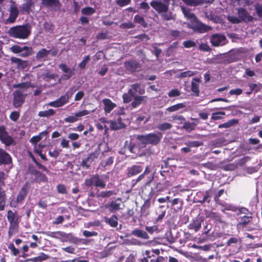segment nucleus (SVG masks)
Returning <instances> with one entry per match:
<instances>
[{
  "mask_svg": "<svg viewBox=\"0 0 262 262\" xmlns=\"http://www.w3.org/2000/svg\"><path fill=\"white\" fill-rule=\"evenodd\" d=\"M69 99L68 95H64L61 96L56 101L51 102L49 103V105L51 106L58 107L62 106L66 103H67Z\"/></svg>",
  "mask_w": 262,
  "mask_h": 262,
  "instance_id": "16",
  "label": "nucleus"
},
{
  "mask_svg": "<svg viewBox=\"0 0 262 262\" xmlns=\"http://www.w3.org/2000/svg\"><path fill=\"white\" fill-rule=\"evenodd\" d=\"M32 25L26 23L23 25L12 27L8 30L9 35L13 38L25 39L29 37L31 33Z\"/></svg>",
  "mask_w": 262,
  "mask_h": 262,
  "instance_id": "1",
  "label": "nucleus"
},
{
  "mask_svg": "<svg viewBox=\"0 0 262 262\" xmlns=\"http://www.w3.org/2000/svg\"><path fill=\"white\" fill-rule=\"evenodd\" d=\"M0 140L6 146H9L14 142L13 139L8 135L4 126H0Z\"/></svg>",
  "mask_w": 262,
  "mask_h": 262,
  "instance_id": "9",
  "label": "nucleus"
},
{
  "mask_svg": "<svg viewBox=\"0 0 262 262\" xmlns=\"http://www.w3.org/2000/svg\"><path fill=\"white\" fill-rule=\"evenodd\" d=\"M94 186L96 187L104 188L105 187V182L100 178L98 174L95 175Z\"/></svg>",
  "mask_w": 262,
  "mask_h": 262,
  "instance_id": "32",
  "label": "nucleus"
},
{
  "mask_svg": "<svg viewBox=\"0 0 262 262\" xmlns=\"http://www.w3.org/2000/svg\"><path fill=\"white\" fill-rule=\"evenodd\" d=\"M238 122V120L236 119H233L229 120L228 122L219 125V128H229L231 127Z\"/></svg>",
  "mask_w": 262,
  "mask_h": 262,
  "instance_id": "33",
  "label": "nucleus"
},
{
  "mask_svg": "<svg viewBox=\"0 0 262 262\" xmlns=\"http://www.w3.org/2000/svg\"><path fill=\"white\" fill-rule=\"evenodd\" d=\"M252 219V216L251 215H245L241 218V222L239 223V225L246 226L250 222Z\"/></svg>",
  "mask_w": 262,
  "mask_h": 262,
  "instance_id": "42",
  "label": "nucleus"
},
{
  "mask_svg": "<svg viewBox=\"0 0 262 262\" xmlns=\"http://www.w3.org/2000/svg\"><path fill=\"white\" fill-rule=\"evenodd\" d=\"M30 173L35 176V180L37 182L46 181L47 180L46 176L36 169L30 170Z\"/></svg>",
  "mask_w": 262,
  "mask_h": 262,
  "instance_id": "23",
  "label": "nucleus"
},
{
  "mask_svg": "<svg viewBox=\"0 0 262 262\" xmlns=\"http://www.w3.org/2000/svg\"><path fill=\"white\" fill-rule=\"evenodd\" d=\"M208 217L214 220L215 221L219 222L220 223H225V222L223 221L220 215L216 212H210L209 213L208 215Z\"/></svg>",
  "mask_w": 262,
  "mask_h": 262,
  "instance_id": "36",
  "label": "nucleus"
},
{
  "mask_svg": "<svg viewBox=\"0 0 262 262\" xmlns=\"http://www.w3.org/2000/svg\"><path fill=\"white\" fill-rule=\"evenodd\" d=\"M210 42L212 46L219 47L225 45L227 42V39L224 35L215 33L211 36Z\"/></svg>",
  "mask_w": 262,
  "mask_h": 262,
  "instance_id": "8",
  "label": "nucleus"
},
{
  "mask_svg": "<svg viewBox=\"0 0 262 262\" xmlns=\"http://www.w3.org/2000/svg\"><path fill=\"white\" fill-rule=\"evenodd\" d=\"M254 7L258 16L262 18V4H256Z\"/></svg>",
  "mask_w": 262,
  "mask_h": 262,
  "instance_id": "53",
  "label": "nucleus"
},
{
  "mask_svg": "<svg viewBox=\"0 0 262 262\" xmlns=\"http://www.w3.org/2000/svg\"><path fill=\"white\" fill-rule=\"evenodd\" d=\"M11 162L10 156L5 150L0 148V165L8 164Z\"/></svg>",
  "mask_w": 262,
  "mask_h": 262,
  "instance_id": "17",
  "label": "nucleus"
},
{
  "mask_svg": "<svg viewBox=\"0 0 262 262\" xmlns=\"http://www.w3.org/2000/svg\"><path fill=\"white\" fill-rule=\"evenodd\" d=\"M48 258H49L48 255H46L43 253H41L38 256L33 258L32 260L34 261H35V262L41 261L42 260H46Z\"/></svg>",
  "mask_w": 262,
  "mask_h": 262,
  "instance_id": "52",
  "label": "nucleus"
},
{
  "mask_svg": "<svg viewBox=\"0 0 262 262\" xmlns=\"http://www.w3.org/2000/svg\"><path fill=\"white\" fill-rule=\"evenodd\" d=\"M183 45L185 48H189L196 46V43L192 40H187L183 42Z\"/></svg>",
  "mask_w": 262,
  "mask_h": 262,
  "instance_id": "62",
  "label": "nucleus"
},
{
  "mask_svg": "<svg viewBox=\"0 0 262 262\" xmlns=\"http://www.w3.org/2000/svg\"><path fill=\"white\" fill-rule=\"evenodd\" d=\"M30 87H33L31 85V83L29 82H23L17 84H14L13 85V88L15 89H18V90H21L23 91L24 93L25 91L26 90Z\"/></svg>",
  "mask_w": 262,
  "mask_h": 262,
  "instance_id": "30",
  "label": "nucleus"
},
{
  "mask_svg": "<svg viewBox=\"0 0 262 262\" xmlns=\"http://www.w3.org/2000/svg\"><path fill=\"white\" fill-rule=\"evenodd\" d=\"M191 90L193 93H195L197 96L199 95V85L196 83H195L193 81H192V82H191Z\"/></svg>",
  "mask_w": 262,
  "mask_h": 262,
  "instance_id": "59",
  "label": "nucleus"
},
{
  "mask_svg": "<svg viewBox=\"0 0 262 262\" xmlns=\"http://www.w3.org/2000/svg\"><path fill=\"white\" fill-rule=\"evenodd\" d=\"M59 67L60 69L62 70V71L64 73H68V72H72V71H73L72 69L69 68L66 64H60L59 65Z\"/></svg>",
  "mask_w": 262,
  "mask_h": 262,
  "instance_id": "63",
  "label": "nucleus"
},
{
  "mask_svg": "<svg viewBox=\"0 0 262 262\" xmlns=\"http://www.w3.org/2000/svg\"><path fill=\"white\" fill-rule=\"evenodd\" d=\"M150 206V202L149 198H148L145 201L144 204L141 208V216H147L149 213V208Z\"/></svg>",
  "mask_w": 262,
  "mask_h": 262,
  "instance_id": "24",
  "label": "nucleus"
},
{
  "mask_svg": "<svg viewBox=\"0 0 262 262\" xmlns=\"http://www.w3.org/2000/svg\"><path fill=\"white\" fill-rule=\"evenodd\" d=\"M110 123V127L113 130H118L125 127V125L122 123H119V124H118L116 121H112Z\"/></svg>",
  "mask_w": 262,
  "mask_h": 262,
  "instance_id": "41",
  "label": "nucleus"
},
{
  "mask_svg": "<svg viewBox=\"0 0 262 262\" xmlns=\"http://www.w3.org/2000/svg\"><path fill=\"white\" fill-rule=\"evenodd\" d=\"M116 194V193L114 190H108L105 191H101L96 194V197L99 199L100 198H109L112 195Z\"/></svg>",
  "mask_w": 262,
  "mask_h": 262,
  "instance_id": "31",
  "label": "nucleus"
},
{
  "mask_svg": "<svg viewBox=\"0 0 262 262\" xmlns=\"http://www.w3.org/2000/svg\"><path fill=\"white\" fill-rule=\"evenodd\" d=\"M124 66L125 69L131 73L140 72L142 68V64L135 59L125 61Z\"/></svg>",
  "mask_w": 262,
  "mask_h": 262,
  "instance_id": "6",
  "label": "nucleus"
},
{
  "mask_svg": "<svg viewBox=\"0 0 262 262\" xmlns=\"http://www.w3.org/2000/svg\"><path fill=\"white\" fill-rule=\"evenodd\" d=\"M131 0H116V4L120 7H123L129 4Z\"/></svg>",
  "mask_w": 262,
  "mask_h": 262,
  "instance_id": "61",
  "label": "nucleus"
},
{
  "mask_svg": "<svg viewBox=\"0 0 262 262\" xmlns=\"http://www.w3.org/2000/svg\"><path fill=\"white\" fill-rule=\"evenodd\" d=\"M162 137V134L160 132H158L157 133L137 135L136 139L142 144H144V146L147 144L156 145L161 142Z\"/></svg>",
  "mask_w": 262,
  "mask_h": 262,
  "instance_id": "2",
  "label": "nucleus"
},
{
  "mask_svg": "<svg viewBox=\"0 0 262 262\" xmlns=\"http://www.w3.org/2000/svg\"><path fill=\"white\" fill-rule=\"evenodd\" d=\"M150 4L159 13L166 12L168 9V5L163 4L161 2L152 1Z\"/></svg>",
  "mask_w": 262,
  "mask_h": 262,
  "instance_id": "12",
  "label": "nucleus"
},
{
  "mask_svg": "<svg viewBox=\"0 0 262 262\" xmlns=\"http://www.w3.org/2000/svg\"><path fill=\"white\" fill-rule=\"evenodd\" d=\"M90 55L86 56L84 59L79 63V67L81 69H84L87 62L90 60Z\"/></svg>",
  "mask_w": 262,
  "mask_h": 262,
  "instance_id": "58",
  "label": "nucleus"
},
{
  "mask_svg": "<svg viewBox=\"0 0 262 262\" xmlns=\"http://www.w3.org/2000/svg\"><path fill=\"white\" fill-rule=\"evenodd\" d=\"M27 94L23 93L21 90H17L13 93V105L14 107H20L24 103Z\"/></svg>",
  "mask_w": 262,
  "mask_h": 262,
  "instance_id": "5",
  "label": "nucleus"
},
{
  "mask_svg": "<svg viewBox=\"0 0 262 262\" xmlns=\"http://www.w3.org/2000/svg\"><path fill=\"white\" fill-rule=\"evenodd\" d=\"M7 219L10 223L8 234L10 236L17 230L18 225L19 216L16 212L9 210L7 212Z\"/></svg>",
  "mask_w": 262,
  "mask_h": 262,
  "instance_id": "3",
  "label": "nucleus"
},
{
  "mask_svg": "<svg viewBox=\"0 0 262 262\" xmlns=\"http://www.w3.org/2000/svg\"><path fill=\"white\" fill-rule=\"evenodd\" d=\"M106 222L112 227H116L118 225V218L116 216L113 215L110 219H107Z\"/></svg>",
  "mask_w": 262,
  "mask_h": 262,
  "instance_id": "45",
  "label": "nucleus"
},
{
  "mask_svg": "<svg viewBox=\"0 0 262 262\" xmlns=\"http://www.w3.org/2000/svg\"><path fill=\"white\" fill-rule=\"evenodd\" d=\"M10 50L15 54H19V55L23 58L30 56L34 53L31 47L26 46L13 45L10 48Z\"/></svg>",
  "mask_w": 262,
  "mask_h": 262,
  "instance_id": "4",
  "label": "nucleus"
},
{
  "mask_svg": "<svg viewBox=\"0 0 262 262\" xmlns=\"http://www.w3.org/2000/svg\"><path fill=\"white\" fill-rule=\"evenodd\" d=\"M221 205L222 207V211L223 212H225L226 210L235 212L237 210L236 207L232 205L221 204Z\"/></svg>",
  "mask_w": 262,
  "mask_h": 262,
  "instance_id": "37",
  "label": "nucleus"
},
{
  "mask_svg": "<svg viewBox=\"0 0 262 262\" xmlns=\"http://www.w3.org/2000/svg\"><path fill=\"white\" fill-rule=\"evenodd\" d=\"M11 5L9 8V16L7 19L5 20V24L14 23L19 14L18 9L14 1L11 2Z\"/></svg>",
  "mask_w": 262,
  "mask_h": 262,
  "instance_id": "7",
  "label": "nucleus"
},
{
  "mask_svg": "<svg viewBox=\"0 0 262 262\" xmlns=\"http://www.w3.org/2000/svg\"><path fill=\"white\" fill-rule=\"evenodd\" d=\"M143 170V168L140 165H133V166L129 167L127 170V176L129 177L136 175L140 173Z\"/></svg>",
  "mask_w": 262,
  "mask_h": 262,
  "instance_id": "22",
  "label": "nucleus"
},
{
  "mask_svg": "<svg viewBox=\"0 0 262 262\" xmlns=\"http://www.w3.org/2000/svg\"><path fill=\"white\" fill-rule=\"evenodd\" d=\"M196 195L198 196L203 195V199L202 200L197 201L198 202L203 204L206 202L208 203H209L211 201L210 198L212 196V192L210 190H207L204 192L200 191L197 193Z\"/></svg>",
  "mask_w": 262,
  "mask_h": 262,
  "instance_id": "18",
  "label": "nucleus"
},
{
  "mask_svg": "<svg viewBox=\"0 0 262 262\" xmlns=\"http://www.w3.org/2000/svg\"><path fill=\"white\" fill-rule=\"evenodd\" d=\"M55 111L53 109H49L47 111H40L38 113V116L40 117H49L54 115Z\"/></svg>",
  "mask_w": 262,
  "mask_h": 262,
  "instance_id": "38",
  "label": "nucleus"
},
{
  "mask_svg": "<svg viewBox=\"0 0 262 262\" xmlns=\"http://www.w3.org/2000/svg\"><path fill=\"white\" fill-rule=\"evenodd\" d=\"M197 74V72L187 71L180 73L179 77L184 78L186 77H190Z\"/></svg>",
  "mask_w": 262,
  "mask_h": 262,
  "instance_id": "51",
  "label": "nucleus"
},
{
  "mask_svg": "<svg viewBox=\"0 0 262 262\" xmlns=\"http://www.w3.org/2000/svg\"><path fill=\"white\" fill-rule=\"evenodd\" d=\"M132 89L140 95L144 94L145 90L141 89L139 84H134L131 85Z\"/></svg>",
  "mask_w": 262,
  "mask_h": 262,
  "instance_id": "48",
  "label": "nucleus"
},
{
  "mask_svg": "<svg viewBox=\"0 0 262 262\" xmlns=\"http://www.w3.org/2000/svg\"><path fill=\"white\" fill-rule=\"evenodd\" d=\"M41 76L43 80H44L46 81L49 82L50 80V79H53L57 77V75L55 74L51 73V72L48 71L45 73H43Z\"/></svg>",
  "mask_w": 262,
  "mask_h": 262,
  "instance_id": "35",
  "label": "nucleus"
},
{
  "mask_svg": "<svg viewBox=\"0 0 262 262\" xmlns=\"http://www.w3.org/2000/svg\"><path fill=\"white\" fill-rule=\"evenodd\" d=\"M161 17L164 20H169L173 19L172 13L171 12H165L161 14Z\"/></svg>",
  "mask_w": 262,
  "mask_h": 262,
  "instance_id": "55",
  "label": "nucleus"
},
{
  "mask_svg": "<svg viewBox=\"0 0 262 262\" xmlns=\"http://www.w3.org/2000/svg\"><path fill=\"white\" fill-rule=\"evenodd\" d=\"M27 194V190L26 186H24L21 188L20 191L19 192V193L17 196V202H22Z\"/></svg>",
  "mask_w": 262,
  "mask_h": 262,
  "instance_id": "34",
  "label": "nucleus"
},
{
  "mask_svg": "<svg viewBox=\"0 0 262 262\" xmlns=\"http://www.w3.org/2000/svg\"><path fill=\"white\" fill-rule=\"evenodd\" d=\"M45 30L50 33H53L54 26L50 23L45 22L43 25Z\"/></svg>",
  "mask_w": 262,
  "mask_h": 262,
  "instance_id": "49",
  "label": "nucleus"
},
{
  "mask_svg": "<svg viewBox=\"0 0 262 262\" xmlns=\"http://www.w3.org/2000/svg\"><path fill=\"white\" fill-rule=\"evenodd\" d=\"M148 97L146 96L138 95L134 98V101L132 102L131 106L133 108H136L142 103H146Z\"/></svg>",
  "mask_w": 262,
  "mask_h": 262,
  "instance_id": "20",
  "label": "nucleus"
},
{
  "mask_svg": "<svg viewBox=\"0 0 262 262\" xmlns=\"http://www.w3.org/2000/svg\"><path fill=\"white\" fill-rule=\"evenodd\" d=\"M126 243L129 245H141V243L136 238H132L130 239H127Z\"/></svg>",
  "mask_w": 262,
  "mask_h": 262,
  "instance_id": "60",
  "label": "nucleus"
},
{
  "mask_svg": "<svg viewBox=\"0 0 262 262\" xmlns=\"http://www.w3.org/2000/svg\"><path fill=\"white\" fill-rule=\"evenodd\" d=\"M187 145L190 147H199L203 144V143L198 141H188L186 143Z\"/></svg>",
  "mask_w": 262,
  "mask_h": 262,
  "instance_id": "54",
  "label": "nucleus"
},
{
  "mask_svg": "<svg viewBox=\"0 0 262 262\" xmlns=\"http://www.w3.org/2000/svg\"><path fill=\"white\" fill-rule=\"evenodd\" d=\"M227 19L229 21H230L233 24H238V23H241V20L240 18H239L238 16L236 17V16H234L229 15V16H228Z\"/></svg>",
  "mask_w": 262,
  "mask_h": 262,
  "instance_id": "56",
  "label": "nucleus"
},
{
  "mask_svg": "<svg viewBox=\"0 0 262 262\" xmlns=\"http://www.w3.org/2000/svg\"><path fill=\"white\" fill-rule=\"evenodd\" d=\"M185 107L183 103H178L170 107H168L166 110L168 112H172L179 110Z\"/></svg>",
  "mask_w": 262,
  "mask_h": 262,
  "instance_id": "44",
  "label": "nucleus"
},
{
  "mask_svg": "<svg viewBox=\"0 0 262 262\" xmlns=\"http://www.w3.org/2000/svg\"><path fill=\"white\" fill-rule=\"evenodd\" d=\"M95 12V10L90 7H85L81 10L82 14L86 15H91L94 14Z\"/></svg>",
  "mask_w": 262,
  "mask_h": 262,
  "instance_id": "46",
  "label": "nucleus"
},
{
  "mask_svg": "<svg viewBox=\"0 0 262 262\" xmlns=\"http://www.w3.org/2000/svg\"><path fill=\"white\" fill-rule=\"evenodd\" d=\"M6 194L5 190L0 186V211L4 210L6 204Z\"/></svg>",
  "mask_w": 262,
  "mask_h": 262,
  "instance_id": "28",
  "label": "nucleus"
},
{
  "mask_svg": "<svg viewBox=\"0 0 262 262\" xmlns=\"http://www.w3.org/2000/svg\"><path fill=\"white\" fill-rule=\"evenodd\" d=\"M104 105V111L106 113H109L116 106V105L112 102L110 99H104L103 100Z\"/></svg>",
  "mask_w": 262,
  "mask_h": 262,
  "instance_id": "26",
  "label": "nucleus"
},
{
  "mask_svg": "<svg viewBox=\"0 0 262 262\" xmlns=\"http://www.w3.org/2000/svg\"><path fill=\"white\" fill-rule=\"evenodd\" d=\"M44 233L47 236H51L56 238H61V237H67V234L61 231L57 232H45Z\"/></svg>",
  "mask_w": 262,
  "mask_h": 262,
  "instance_id": "27",
  "label": "nucleus"
},
{
  "mask_svg": "<svg viewBox=\"0 0 262 262\" xmlns=\"http://www.w3.org/2000/svg\"><path fill=\"white\" fill-rule=\"evenodd\" d=\"M172 127V125L168 122H164L158 124L157 128L161 131H164L170 129Z\"/></svg>",
  "mask_w": 262,
  "mask_h": 262,
  "instance_id": "39",
  "label": "nucleus"
},
{
  "mask_svg": "<svg viewBox=\"0 0 262 262\" xmlns=\"http://www.w3.org/2000/svg\"><path fill=\"white\" fill-rule=\"evenodd\" d=\"M10 61L12 63H15L16 65L17 69L19 70H24L29 66L28 60H24L17 57H11Z\"/></svg>",
  "mask_w": 262,
  "mask_h": 262,
  "instance_id": "13",
  "label": "nucleus"
},
{
  "mask_svg": "<svg viewBox=\"0 0 262 262\" xmlns=\"http://www.w3.org/2000/svg\"><path fill=\"white\" fill-rule=\"evenodd\" d=\"M122 200L120 198H118L114 201H112L110 203H107L105 205V207L106 208L111 212H115L117 211L122 208Z\"/></svg>",
  "mask_w": 262,
  "mask_h": 262,
  "instance_id": "10",
  "label": "nucleus"
},
{
  "mask_svg": "<svg viewBox=\"0 0 262 262\" xmlns=\"http://www.w3.org/2000/svg\"><path fill=\"white\" fill-rule=\"evenodd\" d=\"M94 180L95 175L93 176L89 179H86L84 181V184L88 187L92 186L93 185H94Z\"/></svg>",
  "mask_w": 262,
  "mask_h": 262,
  "instance_id": "57",
  "label": "nucleus"
},
{
  "mask_svg": "<svg viewBox=\"0 0 262 262\" xmlns=\"http://www.w3.org/2000/svg\"><path fill=\"white\" fill-rule=\"evenodd\" d=\"M131 234L142 239H147L149 238V236L147 233L140 229H135L132 231Z\"/></svg>",
  "mask_w": 262,
  "mask_h": 262,
  "instance_id": "25",
  "label": "nucleus"
},
{
  "mask_svg": "<svg viewBox=\"0 0 262 262\" xmlns=\"http://www.w3.org/2000/svg\"><path fill=\"white\" fill-rule=\"evenodd\" d=\"M34 2L33 0H27L20 7V11L22 13L29 14L32 11V8L34 7Z\"/></svg>",
  "mask_w": 262,
  "mask_h": 262,
  "instance_id": "15",
  "label": "nucleus"
},
{
  "mask_svg": "<svg viewBox=\"0 0 262 262\" xmlns=\"http://www.w3.org/2000/svg\"><path fill=\"white\" fill-rule=\"evenodd\" d=\"M187 5L190 6H196L202 3H212L214 0H183Z\"/></svg>",
  "mask_w": 262,
  "mask_h": 262,
  "instance_id": "29",
  "label": "nucleus"
},
{
  "mask_svg": "<svg viewBox=\"0 0 262 262\" xmlns=\"http://www.w3.org/2000/svg\"><path fill=\"white\" fill-rule=\"evenodd\" d=\"M183 13L184 14L185 16L187 17L188 18L191 19L192 21H195L196 20V18L195 17V15L191 13L189 10H186L183 9Z\"/></svg>",
  "mask_w": 262,
  "mask_h": 262,
  "instance_id": "50",
  "label": "nucleus"
},
{
  "mask_svg": "<svg viewBox=\"0 0 262 262\" xmlns=\"http://www.w3.org/2000/svg\"><path fill=\"white\" fill-rule=\"evenodd\" d=\"M42 4L47 7L54 9L59 8L61 5L59 0H42Z\"/></svg>",
  "mask_w": 262,
  "mask_h": 262,
  "instance_id": "21",
  "label": "nucleus"
},
{
  "mask_svg": "<svg viewBox=\"0 0 262 262\" xmlns=\"http://www.w3.org/2000/svg\"><path fill=\"white\" fill-rule=\"evenodd\" d=\"M237 10L238 16L239 18H240L241 22H251L254 19L252 16L249 15V13L246 9L243 8H239Z\"/></svg>",
  "mask_w": 262,
  "mask_h": 262,
  "instance_id": "11",
  "label": "nucleus"
},
{
  "mask_svg": "<svg viewBox=\"0 0 262 262\" xmlns=\"http://www.w3.org/2000/svg\"><path fill=\"white\" fill-rule=\"evenodd\" d=\"M19 117V114L17 112H13L11 113L10 115V119L14 121L17 120Z\"/></svg>",
  "mask_w": 262,
  "mask_h": 262,
  "instance_id": "64",
  "label": "nucleus"
},
{
  "mask_svg": "<svg viewBox=\"0 0 262 262\" xmlns=\"http://www.w3.org/2000/svg\"><path fill=\"white\" fill-rule=\"evenodd\" d=\"M50 51H48L45 48H42L39 50L36 54L35 58L38 61H46L50 54Z\"/></svg>",
  "mask_w": 262,
  "mask_h": 262,
  "instance_id": "19",
  "label": "nucleus"
},
{
  "mask_svg": "<svg viewBox=\"0 0 262 262\" xmlns=\"http://www.w3.org/2000/svg\"><path fill=\"white\" fill-rule=\"evenodd\" d=\"M134 20L136 23L141 24L143 27L146 28L147 27V24L145 21L142 16L136 15L135 16Z\"/></svg>",
  "mask_w": 262,
  "mask_h": 262,
  "instance_id": "40",
  "label": "nucleus"
},
{
  "mask_svg": "<svg viewBox=\"0 0 262 262\" xmlns=\"http://www.w3.org/2000/svg\"><path fill=\"white\" fill-rule=\"evenodd\" d=\"M225 142V139L223 138L217 139L212 141L211 144L215 147H219L224 144Z\"/></svg>",
  "mask_w": 262,
  "mask_h": 262,
  "instance_id": "47",
  "label": "nucleus"
},
{
  "mask_svg": "<svg viewBox=\"0 0 262 262\" xmlns=\"http://www.w3.org/2000/svg\"><path fill=\"white\" fill-rule=\"evenodd\" d=\"M195 126V124L194 123L184 122L183 128L186 129L188 132H190L194 129Z\"/></svg>",
  "mask_w": 262,
  "mask_h": 262,
  "instance_id": "43",
  "label": "nucleus"
},
{
  "mask_svg": "<svg viewBox=\"0 0 262 262\" xmlns=\"http://www.w3.org/2000/svg\"><path fill=\"white\" fill-rule=\"evenodd\" d=\"M194 22L195 23V24H192L191 28L198 32H205L211 29L210 27L207 26L202 23L198 21L197 20Z\"/></svg>",
  "mask_w": 262,
  "mask_h": 262,
  "instance_id": "14",
  "label": "nucleus"
}]
</instances>
